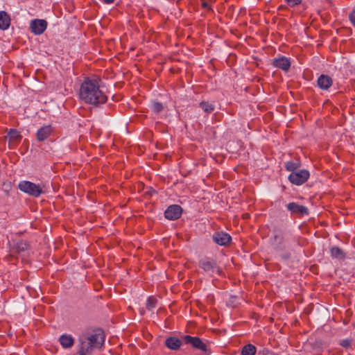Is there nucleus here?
<instances>
[{
	"label": "nucleus",
	"mask_w": 355,
	"mask_h": 355,
	"mask_svg": "<svg viewBox=\"0 0 355 355\" xmlns=\"http://www.w3.org/2000/svg\"><path fill=\"white\" fill-rule=\"evenodd\" d=\"M101 80L85 78L80 85L78 95L80 100L85 103L98 105L105 103L107 97L100 89Z\"/></svg>",
	"instance_id": "1"
},
{
	"label": "nucleus",
	"mask_w": 355,
	"mask_h": 355,
	"mask_svg": "<svg viewBox=\"0 0 355 355\" xmlns=\"http://www.w3.org/2000/svg\"><path fill=\"white\" fill-rule=\"evenodd\" d=\"M269 244L276 253L285 251L286 249V240L284 230L275 227L273 228L272 235L269 238Z\"/></svg>",
	"instance_id": "2"
},
{
	"label": "nucleus",
	"mask_w": 355,
	"mask_h": 355,
	"mask_svg": "<svg viewBox=\"0 0 355 355\" xmlns=\"http://www.w3.org/2000/svg\"><path fill=\"white\" fill-rule=\"evenodd\" d=\"M183 343L191 345L193 348L204 352L206 355L211 354V350L206 342L197 336H191L190 335H184L182 336Z\"/></svg>",
	"instance_id": "3"
},
{
	"label": "nucleus",
	"mask_w": 355,
	"mask_h": 355,
	"mask_svg": "<svg viewBox=\"0 0 355 355\" xmlns=\"http://www.w3.org/2000/svg\"><path fill=\"white\" fill-rule=\"evenodd\" d=\"M44 185L42 184H36L29 181H21L18 184V188L20 191L35 198L39 197L44 192Z\"/></svg>",
	"instance_id": "4"
},
{
	"label": "nucleus",
	"mask_w": 355,
	"mask_h": 355,
	"mask_svg": "<svg viewBox=\"0 0 355 355\" xmlns=\"http://www.w3.org/2000/svg\"><path fill=\"white\" fill-rule=\"evenodd\" d=\"M199 267L203 270V271L212 276L214 273L220 275L221 270L218 266L216 261L209 257H204L199 260Z\"/></svg>",
	"instance_id": "5"
},
{
	"label": "nucleus",
	"mask_w": 355,
	"mask_h": 355,
	"mask_svg": "<svg viewBox=\"0 0 355 355\" xmlns=\"http://www.w3.org/2000/svg\"><path fill=\"white\" fill-rule=\"evenodd\" d=\"M309 176V171L301 169L291 173L288 176V180L293 184L301 185L307 181Z\"/></svg>",
	"instance_id": "6"
},
{
	"label": "nucleus",
	"mask_w": 355,
	"mask_h": 355,
	"mask_svg": "<svg viewBox=\"0 0 355 355\" xmlns=\"http://www.w3.org/2000/svg\"><path fill=\"white\" fill-rule=\"evenodd\" d=\"M78 351L79 355H89L91 354L94 347L91 344V342L87 338V335L85 334L80 335L78 339Z\"/></svg>",
	"instance_id": "7"
},
{
	"label": "nucleus",
	"mask_w": 355,
	"mask_h": 355,
	"mask_svg": "<svg viewBox=\"0 0 355 355\" xmlns=\"http://www.w3.org/2000/svg\"><path fill=\"white\" fill-rule=\"evenodd\" d=\"M182 208L178 205L169 206L164 212L166 218L175 220L180 218L182 216Z\"/></svg>",
	"instance_id": "8"
},
{
	"label": "nucleus",
	"mask_w": 355,
	"mask_h": 355,
	"mask_svg": "<svg viewBox=\"0 0 355 355\" xmlns=\"http://www.w3.org/2000/svg\"><path fill=\"white\" fill-rule=\"evenodd\" d=\"M47 22L44 19H33L31 21L30 28L35 35H41L46 30Z\"/></svg>",
	"instance_id": "9"
},
{
	"label": "nucleus",
	"mask_w": 355,
	"mask_h": 355,
	"mask_svg": "<svg viewBox=\"0 0 355 355\" xmlns=\"http://www.w3.org/2000/svg\"><path fill=\"white\" fill-rule=\"evenodd\" d=\"M287 209L291 214L298 216L309 215V209L306 207L299 205L296 202H290L286 205Z\"/></svg>",
	"instance_id": "10"
},
{
	"label": "nucleus",
	"mask_w": 355,
	"mask_h": 355,
	"mask_svg": "<svg viewBox=\"0 0 355 355\" xmlns=\"http://www.w3.org/2000/svg\"><path fill=\"white\" fill-rule=\"evenodd\" d=\"M213 241L219 245H226L232 241L231 236L224 232H216L212 236Z\"/></svg>",
	"instance_id": "11"
},
{
	"label": "nucleus",
	"mask_w": 355,
	"mask_h": 355,
	"mask_svg": "<svg viewBox=\"0 0 355 355\" xmlns=\"http://www.w3.org/2000/svg\"><path fill=\"white\" fill-rule=\"evenodd\" d=\"M272 65L278 69H281L284 71H288L291 68V60L285 56H280L275 58L272 62Z\"/></svg>",
	"instance_id": "12"
},
{
	"label": "nucleus",
	"mask_w": 355,
	"mask_h": 355,
	"mask_svg": "<svg viewBox=\"0 0 355 355\" xmlns=\"http://www.w3.org/2000/svg\"><path fill=\"white\" fill-rule=\"evenodd\" d=\"M87 338L91 342L94 348H100L105 340L104 335L103 333H96L93 334H85Z\"/></svg>",
	"instance_id": "13"
},
{
	"label": "nucleus",
	"mask_w": 355,
	"mask_h": 355,
	"mask_svg": "<svg viewBox=\"0 0 355 355\" xmlns=\"http://www.w3.org/2000/svg\"><path fill=\"white\" fill-rule=\"evenodd\" d=\"M53 128L51 125H44L40 128L36 133V138L39 141H43L49 138L53 132Z\"/></svg>",
	"instance_id": "14"
},
{
	"label": "nucleus",
	"mask_w": 355,
	"mask_h": 355,
	"mask_svg": "<svg viewBox=\"0 0 355 355\" xmlns=\"http://www.w3.org/2000/svg\"><path fill=\"white\" fill-rule=\"evenodd\" d=\"M318 86L323 90H327L333 84L332 78L324 74L320 75L318 78Z\"/></svg>",
	"instance_id": "15"
},
{
	"label": "nucleus",
	"mask_w": 355,
	"mask_h": 355,
	"mask_svg": "<svg viewBox=\"0 0 355 355\" xmlns=\"http://www.w3.org/2000/svg\"><path fill=\"white\" fill-rule=\"evenodd\" d=\"M182 342V339H179L175 336H170L166 339L165 345L170 349L178 350L180 348Z\"/></svg>",
	"instance_id": "16"
},
{
	"label": "nucleus",
	"mask_w": 355,
	"mask_h": 355,
	"mask_svg": "<svg viewBox=\"0 0 355 355\" xmlns=\"http://www.w3.org/2000/svg\"><path fill=\"white\" fill-rule=\"evenodd\" d=\"M59 342L63 348L67 349L71 347L74 344V338L71 335L62 334L59 338Z\"/></svg>",
	"instance_id": "17"
},
{
	"label": "nucleus",
	"mask_w": 355,
	"mask_h": 355,
	"mask_svg": "<svg viewBox=\"0 0 355 355\" xmlns=\"http://www.w3.org/2000/svg\"><path fill=\"white\" fill-rule=\"evenodd\" d=\"M10 25V17L5 11H0V29L7 30Z\"/></svg>",
	"instance_id": "18"
},
{
	"label": "nucleus",
	"mask_w": 355,
	"mask_h": 355,
	"mask_svg": "<svg viewBox=\"0 0 355 355\" xmlns=\"http://www.w3.org/2000/svg\"><path fill=\"white\" fill-rule=\"evenodd\" d=\"M301 166V163L299 160L289 161L285 163L284 167L288 171L295 172Z\"/></svg>",
	"instance_id": "19"
},
{
	"label": "nucleus",
	"mask_w": 355,
	"mask_h": 355,
	"mask_svg": "<svg viewBox=\"0 0 355 355\" xmlns=\"http://www.w3.org/2000/svg\"><path fill=\"white\" fill-rule=\"evenodd\" d=\"M331 256L334 258L343 259L345 257L344 251L338 247L334 246L330 249Z\"/></svg>",
	"instance_id": "20"
},
{
	"label": "nucleus",
	"mask_w": 355,
	"mask_h": 355,
	"mask_svg": "<svg viewBox=\"0 0 355 355\" xmlns=\"http://www.w3.org/2000/svg\"><path fill=\"white\" fill-rule=\"evenodd\" d=\"M199 106L207 114H210L215 110L214 104L208 101L200 102Z\"/></svg>",
	"instance_id": "21"
},
{
	"label": "nucleus",
	"mask_w": 355,
	"mask_h": 355,
	"mask_svg": "<svg viewBox=\"0 0 355 355\" xmlns=\"http://www.w3.org/2000/svg\"><path fill=\"white\" fill-rule=\"evenodd\" d=\"M257 348L252 344H248L243 347L241 349V355H255Z\"/></svg>",
	"instance_id": "22"
},
{
	"label": "nucleus",
	"mask_w": 355,
	"mask_h": 355,
	"mask_svg": "<svg viewBox=\"0 0 355 355\" xmlns=\"http://www.w3.org/2000/svg\"><path fill=\"white\" fill-rule=\"evenodd\" d=\"M10 140L18 141L21 139L19 132L15 129H10L8 134Z\"/></svg>",
	"instance_id": "23"
},
{
	"label": "nucleus",
	"mask_w": 355,
	"mask_h": 355,
	"mask_svg": "<svg viewBox=\"0 0 355 355\" xmlns=\"http://www.w3.org/2000/svg\"><path fill=\"white\" fill-rule=\"evenodd\" d=\"M157 303V299L153 296H150L147 300L146 308L148 310H152L153 309L155 308Z\"/></svg>",
	"instance_id": "24"
},
{
	"label": "nucleus",
	"mask_w": 355,
	"mask_h": 355,
	"mask_svg": "<svg viewBox=\"0 0 355 355\" xmlns=\"http://www.w3.org/2000/svg\"><path fill=\"white\" fill-rule=\"evenodd\" d=\"M151 108L154 112L159 113L164 110V106L162 103L157 101H154L152 103Z\"/></svg>",
	"instance_id": "25"
},
{
	"label": "nucleus",
	"mask_w": 355,
	"mask_h": 355,
	"mask_svg": "<svg viewBox=\"0 0 355 355\" xmlns=\"http://www.w3.org/2000/svg\"><path fill=\"white\" fill-rule=\"evenodd\" d=\"M28 247V244L23 241H19L16 244V250L18 252L25 251L26 250H27Z\"/></svg>",
	"instance_id": "26"
},
{
	"label": "nucleus",
	"mask_w": 355,
	"mask_h": 355,
	"mask_svg": "<svg viewBox=\"0 0 355 355\" xmlns=\"http://www.w3.org/2000/svg\"><path fill=\"white\" fill-rule=\"evenodd\" d=\"M339 344L344 348H349L352 344V340L349 338L343 339L340 341Z\"/></svg>",
	"instance_id": "27"
},
{
	"label": "nucleus",
	"mask_w": 355,
	"mask_h": 355,
	"mask_svg": "<svg viewBox=\"0 0 355 355\" xmlns=\"http://www.w3.org/2000/svg\"><path fill=\"white\" fill-rule=\"evenodd\" d=\"M285 1L291 7H294L302 3V0H285Z\"/></svg>",
	"instance_id": "28"
},
{
	"label": "nucleus",
	"mask_w": 355,
	"mask_h": 355,
	"mask_svg": "<svg viewBox=\"0 0 355 355\" xmlns=\"http://www.w3.org/2000/svg\"><path fill=\"white\" fill-rule=\"evenodd\" d=\"M279 254V256L281 257V258L284 260H288L290 259L291 257V253L288 252H281L279 253H278Z\"/></svg>",
	"instance_id": "29"
},
{
	"label": "nucleus",
	"mask_w": 355,
	"mask_h": 355,
	"mask_svg": "<svg viewBox=\"0 0 355 355\" xmlns=\"http://www.w3.org/2000/svg\"><path fill=\"white\" fill-rule=\"evenodd\" d=\"M349 19L351 23L355 27V8L353 9L352 12L349 15Z\"/></svg>",
	"instance_id": "30"
},
{
	"label": "nucleus",
	"mask_w": 355,
	"mask_h": 355,
	"mask_svg": "<svg viewBox=\"0 0 355 355\" xmlns=\"http://www.w3.org/2000/svg\"><path fill=\"white\" fill-rule=\"evenodd\" d=\"M202 7L206 8V9H209V5L207 2H203L202 4Z\"/></svg>",
	"instance_id": "31"
},
{
	"label": "nucleus",
	"mask_w": 355,
	"mask_h": 355,
	"mask_svg": "<svg viewBox=\"0 0 355 355\" xmlns=\"http://www.w3.org/2000/svg\"><path fill=\"white\" fill-rule=\"evenodd\" d=\"M237 297L236 296H232L230 297V302L232 303H234Z\"/></svg>",
	"instance_id": "32"
},
{
	"label": "nucleus",
	"mask_w": 355,
	"mask_h": 355,
	"mask_svg": "<svg viewBox=\"0 0 355 355\" xmlns=\"http://www.w3.org/2000/svg\"><path fill=\"white\" fill-rule=\"evenodd\" d=\"M103 1L104 3H107V4L112 3L114 1V0H103Z\"/></svg>",
	"instance_id": "33"
}]
</instances>
